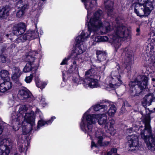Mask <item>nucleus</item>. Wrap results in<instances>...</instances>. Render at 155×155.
I'll return each mask as SVG.
<instances>
[{"mask_svg":"<svg viewBox=\"0 0 155 155\" xmlns=\"http://www.w3.org/2000/svg\"><path fill=\"white\" fill-rule=\"evenodd\" d=\"M56 117H51V120H48L47 121H45L42 120H39L38 121V125L37 126V129H38L39 128L42 126L47 124V125L51 124L54 119H55Z\"/></svg>","mask_w":155,"mask_h":155,"instance_id":"nucleus-30","label":"nucleus"},{"mask_svg":"<svg viewBox=\"0 0 155 155\" xmlns=\"http://www.w3.org/2000/svg\"><path fill=\"white\" fill-rule=\"evenodd\" d=\"M107 83L105 86L107 88L112 89L117 88L122 84L120 75L118 71H114L111 72V75L107 79Z\"/></svg>","mask_w":155,"mask_h":155,"instance_id":"nucleus-10","label":"nucleus"},{"mask_svg":"<svg viewBox=\"0 0 155 155\" xmlns=\"http://www.w3.org/2000/svg\"><path fill=\"white\" fill-rule=\"evenodd\" d=\"M147 5V7H146L145 5L136 3L134 7L135 13L140 17L148 16L150 13L151 11L153 10V4L150 2L148 3Z\"/></svg>","mask_w":155,"mask_h":155,"instance_id":"nucleus-11","label":"nucleus"},{"mask_svg":"<svg viewBox=\"0 0 155 155\" xmlns=\"http://www.w3.org/2000/svg\"><path fill=\"white\" fill-rule=\"evenodd\" d=\"M17 0H13V1H14V2H15L16 1H17Z\"/></svg>","mask_w":155,"mask_h":155,"instance_id":"nucleus-59","label":"nucleus"},{"mask_svg":"<svg viewBox=\"0 0 155 155\" xmlns=\"http://www.w3.org/2000/svg\"><path fill=\"white\" fill-rule=\"evenodd\" d=\"M121 50V52H122V55L124 56V66L128 72H129L131 70V65L133 62L134 57L133 51L128 48H127Z\"/></svg>","mask_w":155,"mask_h":155,"instance_id":"nucleus-13","label":"nucleus"},{"mask_svg":"<svg viewBox=\"0 0 155 155\" xmlns=\"http://www.w3.org/2000/svg\"><path fill=\"white\" fill-rule=\"evenodd\" d=\"M26 5H24L21 7V9L17 12L16 16L18 18H20L23 16L25 10L26 9Z\"/></svg>","mask_w":155,"mask_h":155,"instance_id":"nucleus-34","label":"nucleus"},{"mask_svg":"<svg viewBox=\"0 0 155 155\" xmlns=\"http://www.w3.org/2000/svg\"><path fill=\"white\" fill-rule=\"evenodd\" d=\"M74 67V73L76 74H78V65H75Z\"/></svg>","mask_w":155,"mask_h":155,"instance_id":"nucleus-44","label":"nucleus"},{"mask_svg":"<svg viewBox=\"0 0 155 155\" xmlns=\"http://www.w3.org/2000/svg\"><path fill=\"white\" fill-rule=\"evenodd\" d=\"M117 25L115 28L114 33L110 36L111 44L116 49H118L121 45V41L130 39V32L127 27L120 24L118 25L117 19H116Z\"/></svg>","mask_w":155,"mask_h":155,"instance_id":"nucleus-4","label":"nucleus"},{"mask_svg":"<svg viewBox=\"0 0 155 155\" xmlns=\"http://www.w3.org/2000/svg\"><path fill=\"white\" fill-rule=\"evenodd\" d=\"M98 143L101 146H105L108 145L109 144L110 142L109 141H104L102 142V141H101V143Z\"/></svg>","mask_w":155,"mask_h":155,"instance_id":"nucleus-41","label":"nucleus"},{"mask_svg":"<svg viewBox=\"0 0 155 155\" xmlns=\"http://www.w3.org/2000/svg\"><path fill=\"white\" fill-rule=\"evenodd\" d=\"M140 31V29L139 28H137L136 30V31L137 32H138Z\"/></svg>","mask_w":155,"mask_h":155,"instance_id":"nucleus-52","label":"nucleus"},{"mask_svg":"<svg viewBox=\"0 0 155 155\" xmlns=\"http://www.w3.org/2000/svg\"><path fill=\"white\" fill-rule=\"evenodd\" d=\"M90 31H83L75 39L77 44L74 50L71 54V58L75 60L82 59L81 54L86 50V47L84 45V42L87 41L90 36Z\"/></svg>","mask_w":155,"mask_h":155,"instance_id":"nucleus-7","label":"nucleus"},{"mask_svg":"<svg viewBox=\"0 0 155 155\" xmlns=\"http://www.w3.org/2000/svg\"><path fill=\"white\" fill-rule=\"evenodd\" d=\"M35 25L36 27L35 30H29L26 33L28 39L29 40H32L36 38L38 36V33L37 30V25L36 24H35Z\"/></svg>","mask_w":155,"mask_h":155,"instance_id":"nucleus-27","label":"nucleus"},{"mask_svg":"<svg viewBox=\"0 0 155 155\" xmlns=\"http://www.w3.org/2000/svg\"><path fill=\"white\" fill-rule=\"evenodd\" d=\"M3 40L2 38V37H1L0 38V41H2H2H3Z\"/></svg>","mask_w":155,"mask_h":155,"instance_id":"nucleus-53","label":"nucleus"},{"mask_svg":"<svg viewBox=\"0 0 155 155\" xmlns=\"http://www.w3.org/2000/svg\"><path fill=\"white\" fill-rule=\"evenodd\" d=\"M103 104H97L94 106H92L84 114L83 116L87 113L86 114H89V113H90V111L91 110H94L95 111H98L100 110L103 109V112H105L107 111V106L105 105V103H104Z\"/></svg>","mask_w":155,"mask_h":155,"instance_id":"nucleus-23","label":"nucleus"},{"mask_svg":"<svg viewBox=\"0 0 155 155\" xmlns=\"http://www.w3.org/2000/svg\"><path fill=\"white\" fill-rule=\"evenodd\" d=\"M108 3L109 4V5H105V8L107 11V15L108 16H111L113 10V3L112 2L109 1Z\"/></svg>","mask_w":155,"mask_h":155,"instance_id":"nucleus-32","label":"nucleus"},{"mask_svg":"<svg viewBox=\"0 0 155 155\" xmlns=\"http://www.w3.org/2000/svg\"><path fill=\"white\" fill-rule=\"evenodd\" d=\"M12 78L13 80L17 81L22 74V72L18 68L13 67L12 69Z\"/></svg>","mask_w":155,"mask_h":155,"instance_id":"nucleus-26","label":"nucleus"},{"mask_svg":"<svg viewBox=\"0 0 155 155\" xmlns=\"http://www.w3.org/2000/svg\"><path fill=\"white\" fill-rule=\"evenodd\" d=\"M93 147H97V145H96V144L93 141H92L91 142V148H92Z\"/></svg>","mask_w":155,"mask_h":155,"instance_id":"nucleus-46","label":"nucleus"},{"mask_svg":"<svg viewBox=\"0 0 155 155\" xmlns=\"http://www.w3.org/2000/svg\"><path fill=\"white\" fill-rule=\"evenodd\" d=\"M138 135L135 134L129 135L127 137L128 142L131 151L135 150L138 149Z\"/></svg>","mask_w":155,"mask_h":155,"instance_id":"nucleus-16","label":"nucleus"},{"mask_svg":"<svg viewBox=\"0 0 155 155\" xmlns=\"http://www.w3.org/2000/svg\"><path fill=\"white\" fill-rule=\"evenodd\" d=\"M96 138L98 140L97 143H101V141H102L105 135L101 129L98 130L95 133Z\"/></svg>","mask_w":155,"mask_h":155,"instance_id":"nucleus-29","label":"nucleus"},{"mask_svg":"<svg viewBox=\"0 0 155 155\" xmlns=\"http://www.w3.org/2000/svg\"><path fill=\"white\" fill-rule=\"evenodd\" d=\"M6 61V58L3 56H0V62L4 63Z\"/></svg>","mask_w":155,"mask_h":155,"instance_id":"nucleus-42","label":"nucleus"},{"mask_svg":"<svg viewBox=\"0 0 155 155\" xmlns=\"http://www.w3.org/2000/svg\"><path fill=\"white\" fill-rule=\"evenodd\" d=\"M28 124V125L27 126V127H28V126H31V127L29 129H28L27 127H26L25 126H23L22 127V134L23 135H25L26 134H27L29 133L31 131V130L32 129H33L34 128H35V122H34V125L33 126V127H32V126L29 123H27Z\"/></svg>","mask_w":155,"mask_h":155,"instance_id":"nucleus-33","label":"nucleus"},{"mask_svg":"<svg viewBox=\"0 0 155 155\" xmlns=\"http://www.w3.org/2000/svg\"><path fill=\"white\" fill-rule=\"evenodd\" d=\"M18 96L21 100L31 101L33 97L30 91L26 88L20 89L18 92Z\"/></svg>","mask_w":155,"mask_h":155,"instance_id":"nucleus-17","label":"nucleus"},{"mask_svg":"<svg viewBox=\"0 0 155 155\" xmlns=\"http://www.w3.org/2000/svg\"><path fill=\"white\" fill-rule=\"evenodd\" d=\"M18 143L19 145V150L21 152H24L27 151L28 149L27 146L28 144L27 141L25 140V136L20 137V136L18 137Z\"/></svg>","mask_w":155,"mask_h":155,"instance_id":"nucleus-22","label":"nucleus"},{"mask_svg":"<svg viewBox=\"0 0 155 155\" xmlns=\"http://www.w3.org/2000/svg\"><path fill=\"white\" fill-rule=\"evenodd\" d=\"M22 1L21 0H20L19 1H18V4L19 3H20V4H21V3H22Z\"/></svg>","mask_w":155,"mask_h":155,"instance_id":"nucleus-51","label":"nucleus"},{"mask_svg":"<svg viewBox=\"0 0 155 155\" xmlns=\"http://www.w3.org/2000/svg\"><path fill=\"white\" fill-rule=\"evenodd\" d=\"M38 53L35 51L30 52L26 55L25 58V60L27 62L26 65L23 70V71L25 73L31 71L35 72L37 69L39 64H36L35 62L38 61V59L35 58Z\"/></svg>","mask_w":155,"mask_h":155,"instance_id":"nucleus-9","label":"nucleus"},{"mask_svg":"<svg viewBox=\"0 0 155 155\" xmlns=\"http://www.w3.org/2000/svg\"><path fill=\"white\" fill-rule=\"evenodd\" d=\"M80 84H83V86L87 88L89 87L93 88L97 87L99 86L97 80L91 78H85Z\"/></svg>","mask_w":155,"mask_h":155,"instance_id":"nucleus-15","label":"nucleus"},{"mask_svg":"<svg viewBox=\"0 0 155 155\" xmlns=\"http://www.w3.org/2000/svg\"><path fill=\"white\" fill-rule=\"evenodd\" d=\"M17 154H18L17 153H15L14 155H17Z\"/></svg>","mask_w":155,"mask_h":155,"instance_id":"nucleus-58","label":"nucleus"},{"mask_svg":"<svg viewBox=\"0 0 155 155\" xmlns=\"http://www.w3.org/2000/svg\"><path fill=\"white\" fill-rule=\"evenodd\" d=\"M138 3H136V4H139L140 5H145L146 7H147V4L149 2H151L153 4L152 2L149 0H138Z\"/></svg>","mask_w":155,"mask_h":155,"instance_id":"nucleus-37","label":"nucleus"},{"mask_svg":"<svg viewBox=\"0 0 155 155\" xmlns=\"http://www.w3.org/2000/svg\"><path fill=\"white\" fill-rule=\"evenodd\" d=\"M141 78L140 81L136 80L134 81H131L129 84V92L132 96L138 95L142 90L147 88L148 80L147 77L146 76L142 75L138 77V78Z\"/></svg>","mask_w":155,"mask_h":155,"instance_id":"nucleus-8","label":"nucleus"},{"mask_svg":"<svg viewBox=\"0 0 155 155\" xmlns=\"http://www.w3.org/2000/svg\"><path fill=\"white\" fill-rule=\"evenodd\" d=\"M86 114L83 116L80 126L81 130L89 136H91L93 134L92 125L96 123L97 120L100 125L104 126L105 128L109 130H114L113 125L115 123L114 120L111 119L109 122L107 116L106 114L91 115Z\"/></svg>","mask_w":155,"mask_h":155,"instance_id":"nucleus-2","label":"nucleus"},{"mask_svg":"<svg viewBox=\"0 0 155 155\" xmlns=\"http://www.w3.org/2000/svg\"><path fill=\"white\" fill-rule=\"evenodd\" d=\"M104 3L105 4L106 3V1H104Z\"/></svg>","mask_w":155,"mask_h":155,"instance_id":"nucleus-60","label":"nucleus"},{"mask_svg":"<svg viewBox=\"0 0 155 155\" xmlns=\"http://www.w3.org/2000/svg\"><path fill=\"white\" fill-rule=\"evenodd\" d=\"M71 58V55L70 56H69L67 58H65L62 61V62L61 63V65H64L67 64V61L68 60L70 59V58Z\"/></svg>","mask_w":155,"mask_h":155,"instance_id":"nucleus-40","label":"nucleus"},{"mask_svg":"<svg viewBox=\"0 0 155 155\" xmlns=\"http://www.w3.org/2000/svg\"><path fill=\"white\" fill-rule=\"evenodd\" d=\"M143 122L145 124L144 128L143 130L141 128H143V126H141L139 128L141 131V137L144 140L149 150L154 151L155 150V136L152 135L149 115L145 116Z\"/></svg>","mask_w":155,"mask_h":155,"instance_id":"nucleus-5","label":"nucleus"},{"mask_svg":"<svg viewBox=\"0 0 155 155\" xmlns=\"http://www.w3.org/2000/svg\"><path fill=\"white\" fill-rule=\"evenodd\" d=\"M26 29V25L23 23L20 22L14 25L13 28V33L16 35L23 34Z\"/></svg>","mask_w":155,"mask_h":155,"instance_id":"nucleus-19","label":"nucleus"},{"mask_svg":"<svg viewBox=\"0 0 155 155\" xmlns=\"http://www.w3.org/2000/svg\"><path fill=\"white\" fill-rule=\"evenodd\" d=\"M111 150L112 151L113 153H115L117 152V149L115 148H113Z\"/></svg>","mask_w":155,"mask_h":155,"instance_id":"nucleus-47","label":"nucleus"},{"mask_svg":"<svg viewBox=\"0 0 155 155\" xmlns=\"http://www.w3.org/2000/svg\"><path fill=\"white\" fill-rule=\"evenodd\" d=\"M97 59L100 62L103 61V66L102 67H101V70L99 71V74L101 73V74L102 75L104 70L105 69V64L107 63V54L105 52L102 51L97 50L96 52Z\"/></svg>","mask_w":155,"mask_h":155,"instance_id":"nucleus-18","label":"nucleus"},{"mask_svg":"<svg viewBox=\"0 0 155 155\" xmlns=\"http://www.w3.org/2000/svg\"><path fill=\"white\" fill-rule=\"evenodd\" d=\"M82 2H84V5L85 8L87 10V22H88V18L90 17V12L92 8L95 7L97 5L96 0H91L87 1L88 0H81Z\"/></svg>","mask_w":155,"mask_h":155,"instance_id":"nucleus-20","label":"nucleus"},{"mask_svg":"<svg viewBox=\"0 0 155 155\" xmlns=\"http://www.w3.org/2000/svg\"><path fill=\"white\" fill-rule=\"evenodd\" d=\"M42 0L43 1H45V0Z\"/></svg>","mask_w":155,"mask_h":155,"instance_id":"nucleus-62","label":"nucleus"},{"mask_svg":"<svg viewBox=\"0 0 155 155\" xmlns=\"http://www.w3.org/2000/svg\"><path fill=\"white\" fill-rule=\"evenodd\" d=\"M36 85L38 87L40 88L41 89L44 88L47 84V82H45L40 81L38 77L35 78Z\"/></svg>","mask_w":155,"mask_h":155,"instance_id":"nucleus-31","label":"nucleus"},{"mask_svg":"<svg viewBox=\"0 0 155 155\" xmlns=\"http://www.w3.org/2000/svg\"><path fill=\"white\" fill-rule=\"evenodd\" d=\"M152 81H155V79L154 78H152Z\"/></svg>","mask_w":155,"mask_h":155,"instance_id":"nucleus-55","label":"nucleus"},{"mask_svg":"<svg viewBox=\"0 0 155 155\" xmlns=\"http://www.w3.org/2000/svg\"><path fill=\"white\" fill-rule=\"evenodd\" d=\"M8 72L6 70H2L0 72V75L2 79H4L5 78L9 77Z\"/></svg>","mask_w":155,"mask_h":155,"instance_id":"nucleus-35","label":"nucleus"},{"mask_svg":"<svg viewBox=\"0 0 155 155\" xmlns=\"http://www.w3.org/2000/svg\"><path fill=\"white\" fill-rule=\"evenodd\" d=\"M27 110L28 108L25 105L20 106L18 111L17 117L12 120V126L15 130H18L20 124L24 122L29 123L33 127L34 125V112L31 111L30 113L27 112Z\"/></svg>","mask_w":155,"mask_h":155,"instance_id":"nucleus-3","label":"nucleus"},{"mask_svg":"<svg viewBox=\"0 0 155 155\" xmlns=\"http://www.w3.org/2000/svg\"><path fill=\"white\" fill-rule=\"evenodd\" d=\"M143 122L145 124L144 128L143 130L141 128H143V126H141L139 128L141 131V137L144 140L149 150L154 151L155 150V136L152 135L149 115L145 116Z\"/></svg>","mask_w":155,"mask_h":155,"instance_id":"nucleus-6","label":"nucleus"},{"mask_svg":"<svg viewBox=\"0 0 155 155\" xmlns=\"http://www.w3.org/2000/svg\"><path fill=\"white\" fill-rule=\"evenodd\" d=\"M40 10H39V11H38V10H37V11H35V13L36 12H40Z\"/></svg>","mask_w":155,"mask_h":155,"instance_id":"nucleus-56","label":"nucleus"},{"mask_svg":"<svg viewBox=\"0 0 155 155\" xmlns=\"http://www.w3.org/2000/svg\"><path fill=\"white\" fill-rule=\"evenodd\" d=\"M94 71L93 69H91L86 71L85 74V76H86L85 78H87V77L93 75V74L94 73Z\"/></svg>","mask_w":155,"mask_h":155,"instance_id":"nucleus-38","label":"nucleus"},{"mask_svg":"<svg viewBox=\"0 0 155 155\" xmlns=\"http://www.w3.org/2000/svg\"><path fill=\"white\" fill-rule=\"evenodd\" d=\"M9 35H9L8 34H6V35H4V38H8Z\"/></svg>","mask_w":155,"mask_h":155,"instance_id":"nucleus-50","label":"nucleus"},{"mask_svg":"<svg viewBox=\"0 0 155 155\" xmlns=\"http://www.w3.org/2000/svg\"><path fill=\"white\" fill-rule=\"evenodd\" d=\"M45 98L42 97H41V99L40 102L42 104H43V105H45L46 103L45 102Z\"/></svg>","mask_w":155,"mask_h":155,"instance_id":"nucleus-45","label":"nucleus"},{"mask_svg":"<svg viewBox=\"0 0 155 155\" xmlns=\"http://www.w3.org/2000/svg\"><path fill=\"white\" fill-rule=\"evenodd\" d=\"M12 86L11 82L9 81H4L0 84V92H5L10 89Z\"/></svg>","mask_w":155,"mask_h":155,"instance_id":"nucleus-25","label":"nucleus"},{"mask_svg":"<svg viewBox=\"0 0 155 155\" xmlns=\"http://www.w3.org/2000/svg\"><path fill=\"white\" fill-rule=\"evenodd\" d=\"M10 139H4L0 140V155H8L10 152L9 146L12 144Z\"/></svg>","mask_w":155,"mask_h":155,"instance_id":"nucleus-14","label":"nucleus"},{"mask_svg":"<svg viewBox=\"0 0 155 155\" xmlns=\"http://www.w3.org/2000/svg\"><path fill=\"white\" fill-rule=\"evenodd\" d=\"M154 95H155V92H154Z\"/></svg>","mask_w":155,"mask_h":155,"instance_id":"nucleus-61","label":"nucleus"},{"mask_svg":"<svg viewBox=\"0 0 155 155\" xmlns=\"http://www.w3.org/2000/svg\"><path fill=\"white\" fill-rule=\"evenodd\" d=\"M135 127H134V128H130L129 129H128L127 130V133H130L132 132L133 130H134V131H135L136 132V131L135 129Z\"/></svg>","mask_w":155,"mask_h":155,"instance_id":"nucleus-43","label":"nucleus"},{"mask_svg":"<svg viewBox=\"0 0 155 155\" xmlns=\"http://www.w3.org/2000/svg\"><path fill=\"white\" fill-rule=\"evenodd\" d=\"M76 62L75 61H74L73 62V64H74V65H76Z\"/></svg>","mask_w":155,"mask_h":155,"instance_id":"nucleus-54","label":"nucleus"},{"mask_svg":"<svg viewBox=\"0 0 155 155\" xmlns=\"http://www.w3.org/2000/svg\"><path fill=\"white\" fill-rule=\"evenodd\" d=\"M9 8L7 6L2 8L0 10V18L3 19L6 18L9 15Z\"/></svg>","mask_w":155,"mask_h":155,"instance_id":"nucleus-28","label":"nucleus"},{"mask_svg":"<svg viewBox=\"0 0 155 155\" xmlns=\"http://www.w3.org/2000/svg\"><path fill=\"white\" fill-rule=\"evenodd\" d=\"M102 12L101 10L97 11L94 13L93 16L87 22L88 25V31H90L91 38L96 42L106 41L108 38L106 36H97L96 35L104 34L112 30L113 28L110 23L104 22L103 25L101 19L102 17Z\"/></svg>","mask_w":155,"mask_h":155,"instance_id":"nucleus-1","label":"nucleus"},{"mask_svg":"<svg viewBox=\"0 0 155 155\" xmlns=\"http://www.w3.org/2000/svg\"><path fill=\"white\" fill-rule=\"evenodd\" d=\"M147 5V7H146L145 5L136 3L134 7L135 13L140 17L148 16L150 13L151 11L153 10V4L150 2L148 3Z\"/></svg>","mask_w":155,"mask_h":155,"instance_id":"nucleus-12","label":"nucleus"},{"mask_svg":"<svg viewBox=\"0 0 155 155\" xmlns=\"http://www.w3.org/2000/svg\"><path fill=\"white\" fill-rule=\"evenodd\" d=\"M153 101L155 102V97H153L152 95L147 94L143 98L142 104L143 106H149ZM154 110L155 112V108H154Z\"/></svg>","mask_w":155,"mask_h":155,"instance_id":"nucleus-24","label":"nucleus"},{"mask_svg":"<svg viewBox=\"0 0 155 155\" xmlns=\"http://www.w3.org/2000/svg\"><path fill=\"white\" fill-rule=\"evenodd\" d=\"M63 79H64V74L63 73Z\"/></svg>","mask_w":155,"mask_h":155,"instance_id":"nucleus-57","label":"nucleus"},{"mask_svg":"<svg viewBox=\"0 0 155 155\" xmlns=\"http://www.w3.org/2000/svg\"><path fill=\"white\" fill-rule=\"evenodd\" d=\"M113 154V153L112 152V151L111 150L108 152L107 153V155H112V154Z\"/></svg>","mask_w":155,"mask_h":155,"instance_id":"nucleus-48","label":"nucleus"},{"mask_svg":"<svg viewBox=\"0 0 155 155\" xmlns=\"http://www.w3.org/2000/svg\"><path fill=\"white\" fill-rule=\"evenodd\" d=\"M2 127L0 126V134H1L2 132Z\"/></svg>","mask_w":155,"mask_h":155,"instance_id":"nucleus-49","label":"nucleus"},{"mask_svg":"<svg viewBox=\"0 0 155 155\" xmlns=\"http://www.w3.org/2000/svg\"><path fill=\"white\" fill-rule=\"evenodd\" d=\"M33 75L32 74H30L29 76L26 77L25 81L27 83H29L31 81Z\"/></svg>","mask_w":155,"mask_h":155,"instance_id":"nucleus-39","label":"nucleus"},{"mask_svg":"<svg viewBox=\"0 0 155 155\" xmlns=\"http://www.w3.org/2000/svg\"><path fill=\"white\" fill-rule=\"evenodd\" d=\"M103 103H105V105L107 106V110L108 107H109V108L107 111L108 115L110 116H114L117 110V108L115 105L112 102L104 100Z\"/></svg>","mask_w":155,"mask_h":155,"instance_id":"nucleus-21","label":"nucleus"},{"mask_svg":"<svg viewBox=\"0 0 155 155\" xmlns=\"http://www.w3.org/2000/svg\"><path fill=\"white\" fill-rule=\"evenodd\" d=\"M28 40L26 33L21 35L17 38V41L19 42H24L26 40Z\"/></svg>","mask_w":155,"mask_h":155,"instance_id":"nucleus-36","label":"nucleus"}]
</instances>
